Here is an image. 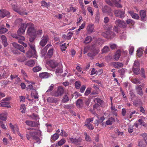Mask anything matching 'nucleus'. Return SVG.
Here are the masks:
<instances>
[{"label": "nucleus", "mask_w": 147, "mask_h": 147, "mask_svg": "<svg viewBox=\"0 0 147 147\" xmlns=\"http://www.w3.org/2000/svg\"><path fill=\"white\" fill-rule=\"evenodd\" d=\"M22 20L20 18L16 19L15 23L16 25H20L21 26L17 31L18 34H22L25 32L26 28L28 27L27 32L28 34L33 33L35 32L34 25L32 23H29L27 24L22 23Z\"/></svg>", "instance_id": "f257e3e1"}, {"label": "nucleus", "mask_w": 147, "mask_h": 147, "mask_svg": "<svg viewBox=\"0 0 147 147\" xmlns=\"http://www.w3.org/2000/svg\"><path fill=\"white\" fill-rule=\"evenodd\" d=\"M26 134V137L28 140H29L31 136L33 139L35 140L36 143L39 144L41 143V139L40 138L37 136H38L39 137H40L42 136L41 132L40 130H37L35 131L28 132Z\"/></svg>", "instance_id": "f03ea898"}, {"label": "nucleus", "mask_w": 147, "mask_h": 147, "mask_svg": "<svg viewBox=\"0 0 147 147\" xmlns=\"http://www.w3.org/2000/svg\"><path fill=\"white\" fill-rule=\"evenodd\" d=\"M12 8L13 10L22 16L26 15L27 13L24 11V10L22 7L15 5H12Z\"/></svg>", "instance_id": "7ed1b4c3"}, {"label": "nucleus", "mask_w": 147, "mask_h": 147, "mask_svg": "<svg viewBox=\"0 0 147 147\" xmlns=\"http://www.w3.org/2000/svg\"><path fill=\"white\" fill-rule=\"evenodd\" d=\"M29 45L31 49L27 52L26 54L27 56L29 58L32 56L35 57L36 56V54L34 46L33 45Z\"/></svg>", "instance_id": "20e7f679"}, {"label": "nucleus", "mask_w": 147, "mask_h": 147, "mask_svg": "<svg viewBox=\"0 0 147 147\" xmlns=\"http://www.w3.org/2000/svg\"><path fill=\"white\" fill-rule=\"evenodd\" d=\"M102 36L108 38H113L115 36L116 34L111 30H108L105 32L102 33Z\"/></svg>", "instance_id": "39448f33"}, {"label": "nucleus", "mask_w": 147, "mask_h": 147, "mask_svg": "<svg viewBox=\"0 0 147 147\" xmlns=\"http://www.w3.org/2000/svg\"><path fill=\"white\" fill-rule=\"evenodd\" d=\"M105 1L110 6L113 5V4L115 5V6L118 8H120L122 7L120 3L121 2V0H119L118 2L116 0H111L112 3L110 0H106Z\"/></svg>", "instance_id": "423d86ee"}, {"label": "nucleus", "mask_w": 147, "mask_h": 147, "mask_svg": "<svg viewBox=\"0 0 147 147\" xmlns=\"http://www.w3.org/2000/svg\"><path fill=\"white\" fill-rule=\"evenodd\" d=\"M64 92L63 88L61 86H59L57 91L53 93L52 95L56 97L61 96L63 94Z\"/></svg>", "instance_id": "0eeeda50"}, {"label": "nucleus", "mask_w": 147, "mask_h": 147, "mask_svg": "<svg viewBox=\"0 0 147 147\" xmlns=\"http://www.w3.org/2000/svg\"><path fill=\"white\" fill-rule=\"evenodd\" d=\"M8 100L9 99L7 98L3 99L0 102V107L11 108V106L9 105Z\"/></svg>", "instance_id": "6e6552de"}, {"label": "nucleus", "mask_w": 147, "mask_h": 147, "mask_svg": "<svg viewBox=\"0 0 147 147\" xmlns=\"http://www.w3.org/2000/svg\"><path fill=\"white\" fill-rule=\"evenodd\" d=\"M48 37L47 35L43 36L41 38L40 42V45L42 47L44 46L49 40Z\"/></svg>", "instance_id": "1a4fd4ad"}, {"label": "nucleus", "mask_w": 147, "mask_h": 147, "mask_svg": "<svg viewBox=\"0 0 147 147\" xmlns=\"http://www.w3.org/2000/svg\"><path fill=\"white\" fill-rule=\"evenodd\" d=\"M114 13L115 16L117 17L123 18L124 17V12L123 11L119 10H115Z\"/></svg>", "instance_id": "9d476101"}, {"label": "nucleus", "mask_w": 147, "mask_h": 147, "mask_svg": "<svg viewBox=\"0 0 147 147\" xmlns=\"http://www.w3.org/2000/svg\"><path fill=\"white\" fill-rule=\"evenodd\" d=\"M9 13L5 9H1L0 10V18H2L5 16H9Z\"/></svg>", "instance_id": "9b49d317"}, {"label": "nucleus", "mask_w": 147, "mask_h": 147, "mask_svg": "<svg viewBox=\"0 0 147 147\" xmlns=\"http://www.w3.org/2000/svg\"><path fill=\"white\" fill-rule=\"evenodd\" d=\"M102 10L103 13H107L111 16H112L113 14L111 13V9L107 6L105 5L102 7Z\"/></svg>", "instance_id": "f8f14e48"}, {"label": "nucleus", "mask_w": 147, "mask_h": 147, "mask_svg": "<svg viewBox=\"0 0 147 147\" xmlns=\"http://www.w3.org/2000/svg\"><path fill=\"white\" fill-rule=\"evenodd\" d=\"M70 140L74 144L79 145H81V142H82V139L81 138L78 139L71 138H70Z\"/></svg>", "instance_id": "ddd939ff"}, {"label": "nucleus", "mask_w": 147, "mask_h": 147, "mask_svg": "<svg viewBox=\"0 0 147 147\" xmlns=\"http://www.w3.org/2000/svg\"><path fill=\"white\" fill-rule=\"evenodd\" d=\"M116 24L119 27L125 28L126 26V24L124 21L120 20H117L115 22Z\"/></svg>", "instance_id": "4468645a"}, {"label": "nucleus", "mask_w": 147, "mask_h": 147, "mask_svg": "<svg viewBox=\"0 0 147 147\" xmlns=\"http://www.w3.org/2000/svg\"><path fill=\"white\" fill-rule=\"evenodd\" d=\"M12 45L15 48L18 49L23 53H25L24 48L22 46L20 45L16 42H14L12 43Z\"/></svg>", "instance_id": "2eb2a0df"}, {"label": "nucleus", "mask_w": 147, "mask_h": 147, "mask_svg": "<svg viewBox=\"0 0 147 147\" xmlns=\"http://www.w3.org/2000/svg\"><path fill=\"white\" fill-rule=\"evenodd\" d=\"M49 62V65L53 69L55 68L58 65L57 63L54 60H50Z\"/></svg>", "instance_id": "dca6fc26"}, {"label": "nucleus", "mask_w": 147, "mask_h": 147, "mask_svg": "<svg viewBox=\"0 0 147 147\" xmlns=\"http://www.w3.org/2000/svg\"><path fill=\"white\" fill-rule=\"evenodd\" d=\"M140 13L141 20H144L146 18V11L145 10H141Z\"/></svg>", "instance_id": "f3484780"}, {"label": "nucleus", "mask_w": 147, "mask_h": 147, "mask_svg": "<svg viewBox=\"0 0 147 147\" xmlns=\"http://www.w3.org/2000/svg\"><path fill=\"white\" fill-rule=\"evenodd\" d=\"M83 101L82 99H78L76 102V106L79 108H81L83 105Z\"/></svg>", "instance_id": "a211bd4d"}, {"label": "nucleus", "mask_w": 147, "mask_h": 147, "mask_svg": "<svg viewBox=\"0 0 147 147\" xmlns=\"http://www.w3.org/2000/svg\"><path fill=\"white\" fill-rule=\"evenodd\" d=\"M63 67L61 65H60L57 68L55 72V73L57 76H58L60 75V74L63 72Z\"/></svg>", "instance_id": "6ab92c4d"}, {"label": "nucleus", "mask_w": 147, "mask_h": 147, "mask_svg": "<svg viewBox=\"0 0 147 147\" xmlns=\"http://www.w3.org/2000/svg\"><path fill=\"white\" fill-rule=\"evenodd\" d=\"M128 12L132 18L136 19H138L139 18V15L136 13H134L133 11H129Z\"/></svg>", "instance_id": "aec40b11"}, {"label": "nucleus", "mask_w": 147, "mask_h": 147, "mask_svg": "<svg viewBox=\"0 0 147 147\" xmlns=\"http://www.w3.org/2000/svg\"><path fill=\"white\" fill-rule=\"evenodd\" d=\"M136 89L138 94L141 96L143 94V92L142 88L140 86H137L136 87Z\"/></svg>", "instance_id": "412c9836"}, {"label": "nucleus", "mask_w": 147, "mask_h": 147, "mask_svg": "<svg viewBox=\"0 0 147 147\" xmlns=\"http://www.w3.org/2000/svg\"><path fill=\"white\" fill-rule=\"evenodd\" d=\"M112 64L113 66L117 68H119L122 67L123 66V64L122 63L119 62H114L112 63Z\"/></svg>", "instance_id": "4be33fe9"}, {"label": "nucleus", "mask_w": 147, "mask_h": 147, "mask_svg": "<svg viewBox=\"0 0 147 147\" xmlns=\"http://www.w3.org/2000/svg\"><path fill=\"white\" fill-rule=\"evenodd\" d=\"M99 52L98 51H93L91 49L88 55L89 57H92L96 55Z\"/></svg>", "instance_id": "5701e85b"}, {"label": "nucleus", "mask_w": 147, "mask_h": 147, "mask_svg": "<svg viewBox=\"0 0 147 147\" xmlns=\"http://www.w3.org/2000/svg\"><path fill=\"white\" fill-rule=\"evenodd\" d=\"M51 46V45H48L45 47L43 49L41 50V55L42 56H44L46 54L48 48L49 47Z\"/></svg>", "instance_id": "b1692460"}, {"label": "nucleus", "mask_w": 147, "mask_h": 147, "mask_svg": "<svg viewBox=\"0 0 147 147\" xmlns=\"http://www.w3.org/2000/svg\"><path fill=\"white\" fill-rule=\"evenodd\" d=\"M0 38L2 40L3 43L5 47H6L7 45V38L4 35H2Z\"/></svg>", "instance_id": "393cba45"}, {"label": "nucleus", "mask_w": 147, "mask_h": 147, "mask_svg": "<svg viewBox=\"0 0 147 147\" xmlns=\"http://www.w3.org/2000/svg\"><path fill=\"white\" fill-rule=\"evenodd\" d=\"M35 63L33 60H30L25 62V64L30 67H32L34 65Z\"/></svg>", "instance_id": "a878e982"}, {"label": "nucleus", "mask_w": 147, "mask_h": 147, "mask_svg": "<svg viewBox=\"0 0 147 147\" xmlns=\"http://www.w3.org/2000/svg\"><path fill=\"white\" fill-rule=\"evenodd\" d=\"M94 24H89L87 28L88 32L89 33H91L93 32Z\"/></svg>", "instance_id": "bb28decb"}, {"label": "nucleus", "mask_w": 147, "mask_h": 147, "mask_svg": "<svg viewBox=\"0 0 147 147\" xmlns=\"http://www.w3.org/2000/svg\"><path fill=\"white\" fill-rule=\"evenodd\" d=\"M144 49L142 48H140L137 51V55L139 57H140L142 55Z\"/></svg>", "instance_id": "cd10ccee"}, {"label": "nucleus", "mask_w": 147, "mask_h": 147, "mask_svg": "<svg viewBox=\"0 0 147 147\" xmlns=\"http://www.w3.org/2000/svg\"><path fill=\"white\" fill-rule=\"evenodd\" d=\"M121 55V51L119 50H117L115 55L114 58L116 61L118 60L119 58Z\"/></svg>", "instance_id": "c85d7f7f"}, {"label": "nucleus", "mask_w": 147, "mask_h": 147, "mask_svg": "<svg viewBox=\"0 0 147 147\" xmlns=\"http://www.w3.org/2000/svg\"><path fill=\"white\" fill-rule=\"evenodd\" d=\"M39 77L42 78H46L48 77L49 75L47 72H43L40 73L39 75Z\"/></svg>", "instance_id": "c756f323"}, {"label": "nucleus", "mask_w": 147, "mask_h": 147, "mask_svg": "<svg viewBox=\"0 0 147 147\" xmlns=\"http://www.w3.org/2000/svg\"><path fill=\"white\" fill-rule=\"evenodd\" d=\"M136 112L135 110H133L131 111H129L127 113V118H131L132 115L136 113Z\"/></svg>", "instance_id": "7c9ffc66"}, {"label": "nucleus", "mask_w": 147, "mask_h": 147, "mask_svg": "<svg viewBox=\"0 0 147 147\" xmlns=\"http://www.w3.org/2000/svg\"><path fill=\"white\" fill-rule=\"evenodd\" d=\"M111 110L112 112L114 114L115 116H117V110L116 108H115V107L114 106H113L112 102L111 103Z\"/></svg>", "instance_id": "2f4dec72"}, {"label": "nucleus", "mask_w": 147, "mask_h": 147, "mask_svg": "<svg viewBox=\"0 0 147 147\" xmlns=\"http://www.w3.org/2000/svg\"><path fill=\"white\" fill-rule=\"evenodd\" d=\"M71 98V95L68 92L66 93L65 94V102L68 101Z\"/></svg>", "instance_id": "473e14b6"}, {"label": "nucleus", "mask_w": 147, "mask_h": 147, "mask_svg": "<svg viewBox=\"0 0 147 147\" xmlns=\"http://www.w3.org/2000/svg\"><path fill=\"white\" fill-rule=\"evenodd\" d=\"M115 121V119L112 117L109 119L108 120L106 121V123L107 125H111Z\"/></svg>", "instance_id": "72a5a7b5"}, {"label": "nucleus", "mask_w": 147, "mask_h": 147, "mask_svg": "<svg viewBox=\"0 0 147 147\" xmlns=\"http://www.w3.org/2000/svg\"><path fill=\"white\" fill-rule=\"evenodd\" d=\"M98 44H94L91 47V49L93 51H98V52L99 51V50L98 47Z\"/></svg>", "instance_id": "f704fd0d"}, {"label": "nucleus", "mask_w": 147, "mask_h": 147, "mask_svg": "<svg viewBox=\"0 0 147 147\" xmlns=\"http://www.w3.org/2000/svg\"><path fill=\"white\" fill-rule=\"evenodd\" d=\"M82 95L78 92L76 91L72 95V98L74 97L75 98H77L78 96H81Z\"/></svg>", "instance_id": "c9c22d12"}, {"label": "nucleus", "mask_w": 147, "mask_h": 147, "mask_svg": "<svg viewBox=\"0 0 147 147\" xmlns=\"http://www.w3.org/2000/svg\"><path fill=\"white\" fill-rule=\"evenodd\" d=\"M92 40V38L91 36H88L86 38L84 42L86 44H87L90 42Z\"/></svg>", "instance_id": "e433bc0d"}, {"label": "nucleus", "mask_w": 147, "mask_h": 147, "mask_svg": "<svg viewBox=\"0 0 147 147\" xmlns=\"http://www.w3.org/2000/svg\"><path fill=\"white\" fill-rule=\"evenodd\" d=\"M59 138V135L57 133H55L51 136V140L55 141L57 140Z\"/></svg>", "instance_id": "4c0bfd02"}, {"label": "nucleus", "mask_w": 147, "mask_h": 147, "mask_svg": "<svg viewBox=\"0 0 147 147\" xmlns=\"http://www.w3.org/2000/svg\"><path fill=\"white\" fill-rule=\"evenodd\" d=\"M131 80L132 82L135 84H137L140 83V80L137 78H132L131 79Z\"/></svg>", "instance_id": "58836bf2"}, {"label": "nucleus", "mask_w": 147, "mask_h": 147, "mask_svg": "<svg viewBox=\"0 0 147 147\" xmlns=\"http://www.w3.org/2000/svg\"><path fill=\"white\" fill-rule=\"evenodd\" d=\"M16 38L18 39L21 40H19L18 41V42L22 44L24 42H23L22 41V40H24L25 39L24 37L23 36H20L18 35V36L16 37Z\"/></svg>", "instance_id": "ea45409f"}, {"label": "nucleus", "mask_w": 147, "mask_h": 147, "mask_svg": "<svg viewBox=\"0 0 147 147\" xmlns=\"http://www.w3.org/2000/svg\"><path fill=\"white\" fill-rule=\"evenodd\" d=\"M47 127V130L48 132H50L52 131L53 128L52 127L51 125L49 123H47L46 124Z\"/></svg>", "instance_id": "a19ab883"}, {"label": "nucleus", "mask_w": 147, "mask_h": 147, "mask_svg": "<svg viewBox=\"0 0 147 147\" xmlns=\"http://www.w3.org/2000/svg\"><path fill=\"white\" fill-rule=\"evenodd\" d=\"M7 117V115L5 113H2L0 114V119L1 120L5 121Z\"/></svg>", "instance_id": "79ce46f5"}, {"label": "nucleus", "mask_w": 147, "mask_h": 147, "mask_svg": "<svg viewBox=\"0 0 147 147\" xmlns=\"http://www.w3.org/2000/svg\"><path fill=\"white\" fill-rule=\"evenodd\" d=\"M26 123L27 125L30 126L34 127L35 126L34 123L32 121H26Z\"/></svg>", "instance_id": "37998d69"}, {"label": "nucleus", "mask_w": 147, "mask_h": 147, "mask_svg": "<svg viewBox=\"0 0 147 147\" xmlns=\"http://www.w3.org/2000/svg\"><path fill=\"white\" fill-rule=\"evenodd\" d=\"M140 69L138 67H133V71L134 73L136 75L139 74Z\"/></svg>", "instance_id": "c03bdc74"}, {"label": "nucleus", "mask_w": 147, "mask_h": 147, "mask_svg": "<svg viewBox=\"0 0 147 147\" xmlns=\"http://www.w3.org/2000/svg\"><path fill=\"white\" fill-rule=\"evenodd\" d=\"M129 94L130 96V98L131 100H133L134 98L136 97V95L134 93L132 90H131L129 91Z\"/></svg>", "instance_id": "a18cd8bd"}, {"label": "nucleus", "mask_w": 147, "mask_h": 147, "mask_svg": "<svg viewBox=\"0 0 147 147\" xmlns=\"http://www.w3.org/2000/svg\"><path fill=\"white\" fill-rule=\"evenodd\" d=\"M81 82L80 81H77L75 83V86L76 89H79L81 86Z\"/></svg>", "instance_id": "49530a36"}, {"label": "nucleus", "mask_w": 147, "mask_h": 147, "mask_svg": "<svg viewBox=\"0 0 147 147\" xmlns=\"http://www.w3.org/2000/svg\"><path fill=\"white\" fill-rule=\"evenodd\" d=\"M53 49H51L48 51L47 54V56L49 58H50L53 55Z\"/></svg>", "instance_id": "de8ad7c7"}, {"label": "nucleus", "mask_w": 147, "mask_h": 147, "mask_svg": "<svg viewBox=\"0 0 147 147\" xmlns=\"http://www.w3.org/2000/svg\"><path fill=\"white\" fill-rule=\"evenodd\" d=\"M109 50V47L107 46H105L102 50V53H105L108 52Z\"/></svg>", "instance_id": "09e8293b"}, {"label": "nucleus", "mask_w": 147, "mask_h": 147, "mask_svg": "<svg viewBox=\"0 0 147 147\" xmlns=\"http://www.w3.org/2000/svg\"><path fill=\"white\" fill-rule=\"evenodd\" d=\"M20 109L22 113H24L26 109L25 105L24 104L22 105H21Z\"/></svg>", "instance_id": "8fccbe9b"}, {"label": "nucleus", "mask_w": 147, "mask_h": 147, "mask_svg": "<svg viewBox=\"0 0 147 147\" xmlns=\"http://www.w3.org/2000/svg\"><path fill=\"white\" fill-rule=\"evenodd\" d=\"M41 69V68L39 66H36L33 69V70L34 72H37Z\"/></svg>", "instance_id": "3c124183"}, {"label": "nucleus", "mask_w": 147, "mask_h": 147, "mask_svg": "<svg viewBox=\"0 0 147 147\" xmlns=\"http://www.w3.org/2000/svg\"><path fill=\"white\" fill-rule=\"evenodd\" d=\"M8 31V30L5 28H2L0 29V34L5 33Z\"/></svg>", "instance_id": "603ef678"}, {"label": "nucleus", "mask_w": 147, "mask_h": 147, "mask_svg": "<svg viewBox=\"0 0 147 147\" xmlns=\"http://www.w3.org/2000/svg\"><path fill=\"white\" fill-rule=\"evenodd\" d=\"M84 135L85 136V139L86 141L90 142L91 140V138L90 136L88 135L86 132L84 133Z\"/></svg>", "instance_id": "864d4df0"}, {"label": "nucleus", "mask_w": 147, "mask_h": 147, "mask_svg": "<svg viewBox=\"0 0 147 147\" xmlns=\"http://www.w3.org/2000/svg\"><path fill=\"white\" fill-rule=\"evenodd\" d=\"M127 23L129 25H133L135 23L134 21L130 19H128L126 20Z\"/></svg>", "instance_id": "5fc2aeb1"}, {"label": "nucleus", "mask_w": 147, "mask_h": 147, "mask_svg": "<svg viewBox=\"0 0 147 147\" xmlns=\"http://www.w3.org/2000/svg\"><path fill=\"white\" fill-rule=\"evenodd\" d=\"M91 88H88L85 93H84V95L85 96H88L91 92Z\"/></svg>", "instance_id": "6e6d98bb"}, {"label": "nucleus", "mask_w": 147, "mask_h": 147, "mask_svg": "<svg viewBox=\"0 0 147 147\" xmlns=\"http://www.w3.org/2000/svg\"><path fill=\"white\" fill-rule=\"evenodd\" d=\"M94 102H97L100 104H101L102 103V101L98 98H96L94 100Z\"/></svg>", "instance_id": "4d7b16f0"}, {"label": "nucleus", "mask_w": 147, "mask_h": 147, "mask_svg": "<svg viewBox=\"0 0 147 147\" xmlns=\"http://www.w3.org/2000/svg\"><path fill=\"white\" fill-rule=\"evenodd\" d=\"M85 125L87 126L91 130L93 129L94 128V127L90 123L85 124Z\"/></svg>", "instance_id": "13d9d810"}, {"label": "nucleus", "mask_w": 147, "mask_h": 147, "mask_svg": "<svg viewBox=\"0 0 147 147\" xmlns=\"http://www.w3.org/2000/svg\"><path fill=\"white\" fill-rule=\"evenodd\" d=\"M47 101L51 103H53L55 102V100L52 97H49L47 99Z\"/></svg>", "instance_id": "bf43d9fd"}, {"label": "nucleus", "mask_w": 147, "mask_h": 147, "mask_svg": "<svg viewBox=\"0 0 147 147\" xmlns=\"http://www.w3.org/2000/svg\"><path fill=\"white\" fill-rule=\"evenodd\" d=\"M60 46L61 49L63 52V51L64 50V43L63 41L60 43Z\"/></svg>", "instance_id": "052dcab7"}, {"label": "nucleus", "mask_w": 147, "mask_h": 147, "mask_svg": "<svg viewBox=\"0 0 147 147\" xmlns=\"http://www.w3.org/2000/svg\"><path fill=\"white\" fill-rule=\"evenodd\" d=\"M133 126L130 125L128 129V132L131 134L133 132V130L134 129Z\"/></svg>", "instance_id": "680f3d73"}, {"label": "nucleus", "mask_w": 147, "mask_h": 147, "mask_svg": "<svg viewBox=\"0 0 147 147\" xmlns=\"http://www.w3.org/2000/svg\"><path fill=\"white\" fill-rule=\"evenodd\" d=\"M141 135L142 136L147 145V134L146 133H144Z\"/></svg>", "instance_id": "e2e57ef3"}, {"label": "nucleus", "mask_w": 147, "mask_h": 147, "mask_svg": "<svg viewBox=\"0 0 147 147\" xmlns=\"http://www.w3.org/2000/svg\"><path fill=\"white\" fill-rule=\"evenodd\" d=\"M64 143V139H62L58 142V144L59 146H61Z\"/></svg>", "instance_id": "0e129e2a"}, {"label": "nucleus", "mask_w": 147, "mask_h": 147, "mask_svg": "<svg viewBox=\"0 0 147 147\" xmlns=\"http://www.w3.org/2000/svg\"><path fill=\"white\" fill-rule=\"evenodd\" d=\"M86 85H84L82 86L80 89V92L81 93H83L86 88Z\"/></svg>", "instance_id": "69168bd1"}, {"label": "nucleus", "mask_w": 147, "mask_h": 147, "mask_svg": "<svg viewBox=\"0 0 147 147\" xmlns=\"http://www.w3.org/2000/svg\"><path fill=\"white\" fill-rule=\"evenodd\" d=\"M140 65V63L138 61H135L134 63L133 67H139Z\"/></svg>", "instance_id": "338daca9"}, {"label": "nucleus", "mask_w": 147, "mask_h": 147, "mask_svg": "<svg viewBox=\"0 0 147 147\" xmlns=\"http://www.w3.org/2000/svg\"><path fill=\"white\" fill-rule=\"evenodd\" d=\"M31 96L32 97H34L35 99H37L38 98V93L36 92L35 95H34L33 94L31 93Z\"/></svg>", "instance_id": "774afa93"}]
</instances>
